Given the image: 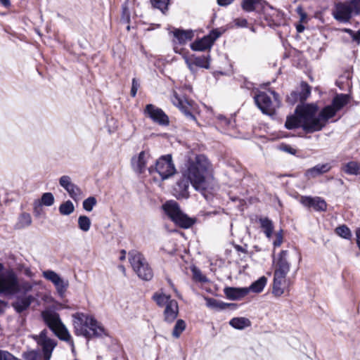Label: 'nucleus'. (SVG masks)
<instances>
[{"instance_id":"43","label":"nucleus","mask_w":360,"mask_h":360,"mask_svg":"<svg viewBox=\"0 0 360 360\" xmlns=\"http://www.w3.org/2000/svg\"><path fill=\"white\" fill-rule=\"evenodd\" d=\"M54 203V197L51 193H45L41 198V204L45 206H51Z\"/></svg>"},{"instance_id":"30","label":"nucleus","mask_w":360,"mask_h":360,"mask_svg":"<svg viewBox=\"0 0 360 360\" xmlns=\"http://www.w3.org/2000/svg\"><path fill=\"white\" fill-rule=\"evenodd\" d=\"M260 226L267 238L270 239L274 231V224L271 220L267 217H261L259 219Z\"/></svg>"},{"instance_id":"8","label":"nucleus","mask_w":360,"mask_h":360,"mask_svg":"<svg viewBox=\"0 0 360 360\" xmlns=\"http://www.w3.org/2000/svg\"><path fill=\"white\" fill-rule=\"evenodd\" d=\"M150 174L157 172L162 180H165L176 173V168L171 155H162L158 158L154 166L148 168Z\"/></svg>"},{"instance_id":"7","label":"nucleus","mask_w":360,"mask_h":360,"mask_svg":"<svg viewBox=\"0 0 360 360\" xmlns=\"http://www.w3.org/2000/svg\"><path fill=\"white\" fill-rule=\"evenodd\" d=\"M129 260L134 271L141 279L150 281L153 278V270L141 252L131 250L129 252Z\"/></svg>"},{"instance_id":"24","label":"nucleus","mask_w":360,"mask_h":360,"mask_svg":"<svg viewBox=\"0 0 360 360\" xmlns=\"http://www.w3.org/2000/svg\"><path fill=\"white\" fill-rule=\"evenodd\" d=\"M288 251L282 250L279 255L278 258L276 262L275 270L280 271L283 272H289L290 271V264L287 260Z\"/></svg>"},{"instance_id":"21","label":"nucleus","mask_w":360,"mask_h":360,"mask_svg":"<svg viewBox=\"0 0 360 360\" xmlns=\"http://www.w3.org/2000/svg\"><path fill=\"white\" fill-rule=\"evenodd\" d=\"M332 166L330 163L319 164L310 169H308L305 172L304 174L307 179L315 178L317 176L329 172Z\"/></svg>"},{"instance_id":"29","label":"nucleus","mask_w":360,"mask_h":360,"mask_svg":"<svg viewBox=\"0 0 360 360\" xmlns=\"http://www.w3.org/2000/svg\"><path fill=\"white\" fill-rule=\"evenodd\" d=\"M190 181L186 178H184L179 181L176 184V191H179L178 198H188V188Z\"/></svg>"},{"instance_id":"47","label":"nucleus","mask_w":360,"mask_h":360,"mask_svg":"<svg viewBox=\"0 0 360 360\" xmlns=\"http://www.w3.org/2000/svg\"><path fill=\"white\" fill-rule=\"evenodd\" d=\"M296 12L297 13V14L300 16V22L301 23H304L307 21V15L304 11V10L302 9V8L301 6L297 7Z\"/></svg>"},{"instance_id":"50","label":"nucleus","mask_w":360,"mask_h":360,"mask_svg":"<svg viewBox=\"0 0 360 360\" xmlns=\"http://www.w3.org/2000/svg\"><path fill=\"white\" fill-rule=\"evenodd\" d=\"M281 150H283V151H285V152H288L290 154H295L296 153V150L292 148L291 146H288V145H283L281 146Z\"/></svg>"},{"instance_id":"26","label":"nucleus","mask_w":360,"mask_h":360,"mask_svg":"<svg viewBox=\"0 0 360 360\" xmlns=\"http://www.w3.org/2000/svg\"><path fill=\"white\" fill-rule=\"evenodd\" d=\"M153 300L156 304L160 307H165L166 309L169 306V302L176 301L172 299L169 295H166L162 292H157L153 295Z\"/></svg>"},{"instance_id":"64","label":"nucleus","mask_w":360,"mask_h":360,"mask_svg":"<svg viewBox=\"0 0 360 360\" xmlns=\"http://www.w3.org/2000/svg\"><path fill=\"white\" fill-rule=\"evenodd\" d=\"M127 11V8H124V13H125Z\"/></svg>"},{"instance_id":"44","label":"nucleus","mask_w":360,"mask_h":360,"mask_svg":"<svg viewBox=\"0 0 360 360\" xmlns=\"http://www.w3.org/2000/svg\"><path fill=\"white\" fill-rule=\"evenodd\" d=\"M25 360H40V355L36 351H30L24 354Z\"/></svg>"},{"instance_id":"10","label":"nucleus","mask_w":360,"mask_h":360,"mask_svg":"<svg viewBox=\"0 0 360 360\" xmlns=\"http://www.w3.org/2000/svg\"><path fill=\"white\" fill-rule=\"evenodd\" d=\"M44 278L51 281L60 297H63L69 287V281L60 277L59 274L52 270H46L42 272Z\"/></svg>"},{"instance_id":"5","label":"nucleus","mask_w":360,"mask_h":360,"mask_svg":"<svg viewBox=\"0 0 360 360\" xmlns=\"http://www.w3.org/2000/svg\"><path fill=\"white\" fill-rule=\"evenodd\" d=\"M162 209L173 222L183 229L191 227L195 221V219L184 214L174 200L166 202L162 205Z\"/></svg>"},{"instance_id":"57","label":"nucleus","mask_w":360,"mask_h":360,"mask_svg":"<svg viewBox=\"0 0 360 360\" xmlns=\"http://www.w3.org/2000/svg\"><path fill=\"white\" fill-rule=\"evenodd\" d=\"M297 32L301 33L304 30V26L300 22L296 25Z\"/></svg>"},{"instance_id":"12","label":"nucleus","mask_w":360,"mask_h":360,"mask_svg":"<svg viewBox=\"0 0 360 360\" xmlns=\"http://www.w3.org/2000/svg\"><path fill=\"white\" fill-rule=\"evenodd\" d=\"M37 344L42 349L44 359L50 360L52 352L56 346V342L47 337V330H43L39 335L34 337Z\"/></svg>"},{"instance_id":"13","label":"nucleus","mask_w":360,"mask_h":360,"mask_svg":"<svg viewBox=\"0 0 360 360\" xmlns=\"http://www.w3.org/2000/svg\"><path fill=\"white\" fill-rule=\"evenodd\" d=\"M59 184L69 194L70 197L75 201L80 200L83 197L82 190L75 184L72 183L69 176L63 175L59 179Z\"/></svg>"},{"instance_id":"35","label":"nucleus","mask_w":360,"mask_h":360,"mask_svg":"<svg viewBox=\"0 0 360 360\" xmlns=\"http://www.w3.org/2000/svg\"><path fill=\"white\" fill-rule=\"evenodd\" d=\"M205 300L206 302L207 307L212 309H224L229 305V304L219 302L211 297H205Z\"/></svg>"},{"instance_id":"53","label":"nucleus","mask_w":360,"mask_h":360,"mask_svg":"<svg viewBox=\"0 0 360 360\" xmlns=\"http://www.w3.org/2000/svg\"><path fill=\"white\" fill-rule=\"evenodd\" d=\"M236 24L240 27H245L248 21L245 19H237L236 20Z\"/></svg>"},{"instance_id":"56","label":"nucleus","mask_w":360,"mask_h":360,"mask_svg":"<svg viewBox=\"0 0 360 360\" xmlns=\"http://www.w3.org/2000/svg\"><path fill=\"white\" fill-rule=\"evenodd\" d=\"M288 274V272H283V271H276V270L274 271V275L278 276L281 277H284V278H286V276Z\"/></svg>"},{"instance_id":"40","label":"nucleus","mask_w":360,"mask_h":360,"mask_svg":"<svg viewBox=\"0 0 360 360\" xmlns=\"http://www.w3.org/2000/svg\"><path fill=\"white\" fill-rule=\"evenodd\" d=\"M335 232L339 236L345 238V239H350L352 237V233L350 229L346 225H342L338 226L335 229Z\"/></svg>"},{"instance_id":"41","label":"nucleus","mask_w":360,"mask_h":360,"mask_svg":"<svg viewBox=\"0 0 360 360\" xmlns=\"http://www.w3.org/2000/svg\"><path fill=\"white\" fill-rule=\"evenodd\" d=\"M97 200L95 197L90 196L85 199L83 202V208L87 211L91 212L93 210L94 207L96 205Z\"/></svg>"},{"instance_id":"16","label":"nucleus","mask_w":360,"mask_h":360,"mask_svg":"<svg viewBox=\"0 0 360 360\" xmlns=\"http://www.w3.org/2000/svg\"><path fill=\"white\" fill-rule=\"evenodd\" d=\"M354 12L347 2L338 3L335 5L333 15L335 20L341 22H347Z\"/></svg>"},{"instance_id":"42","label":"nucleus","mask_w":360,"mask_h":360,"mask_svg":"<svg viewBox=\"0 0 360 360\" xmlns=\"http://www.w3.org/2000/svg\"><path fill=\"white\" fill-rule=\"evenodd\" d=\"M259 3V0H243L242 7L243 10L248 12L253 11L257 4Z\"/></svg>"},{"instance_id":"9","label":"nucleus","mask_w":360,"mask_h":360,"mask_svg":"<svg viewBox=\"0 0 360 360\" xmlns=\"http://www.w3.org/2000/svg\"><path fill=\"white\" fill-rule=\"evenodd\" d=\"M273 98L264 92H261L255 96V101L262 112L266 115H273L280 106L278 95L271 91Z\"/></svg>"},{"instance_id":"28","label":"nucleus","mask_w":360,"mask_h":360,"mask_svg":"<svg viewBox=\"0 0 360 360\" xmlns=\"http://www.w3.org/2000/svg\"><path fill=\"white\" fill-rule=\"evenodd\" d=\"M172 101L173 104L174 105H176V107H178L185 114V115L188 118H189L192 120H195L194 115L186 109V106L185 105L184 101L181 98H180L176 95V93L174 94V95L172 98Z\"/></svg>"},{"instance_id":"2","label":"nucleus","mask_w":360,"mask_h":360,"mask_svg":"<svg viewBox=\"0 0 360 360\" xmlns=\"http://www.w3.org/2000/svg\"><path fill=\"white\" fill-rule=\"evenodd\" d=\"M318 110L319 108L316 104L298 105L295 110L297 115L288 117L285 126L288 129L302 127L307 133L315 132L316 131H312L309 127L319 120Z\"/></svg>"},{"instance_id":"4","label":"nucleus","mask_w":360,"mask_h":360,"mask_svg":"<svg viewBox=\"0 0 360 360\" xmlns=\"http://www.w3.org/2000/svg\"><path fill=\"white\" fill-rule=\"evenodd\" d=\"M350 101V96L348 94H340L336 95L333 99L331 105L323 108L319 113H317L319 120L309 127L312 131H320L326 124L328 120L335 116L336 112L340 110Z\"/></svg>"},{"instance_id":"15","label":"nucleus","mask_w":360,"mask_h":360,"mask_svg":"<svg viewBox=\"0 0 360 360\" xmlns=\"http://www.w3.org/2000/svg\"><path fill=\"white\" fill-rule=\"evenodd\" d=\"M150 159V153L148 150H143L137 155H134L131 158V167L134 171L139 174L143 173L147 168V164Z\"/></svg>"},{"instance_id":"32","label":"nucleus","mask_w":360,"mask_h":360,"mask_svg":"<svg viewBox=\"0 0 360 360\" xmlns=\"http://www.w3.org/2000/svg\"><path fill=\"white\" fill-rule=\"evenodd\" d=\"M267 279L265 276L260 277L258 280L253 282L248 289H250V292H253L255 293L261 292L265 285H266Z\"/></svg>"},{"instance_id":"39","label":"nucleus","mask_w":360,"mask_h":360,"mask_svg":"<svg viewBox=\"0 0 360 360\" xmlns=\"http://www.w3.org/2000/svg\"><path fill=\"white\" fill-rule=\"evenodd\" d=\"M186 329V323L182 319H179L174 327L172 331V336L175 338H179L183 331Z\"/></svg>"},{"instance_id":"11","label":"nucleus","mask_w":360,"mask_h":360,"mask_svg":"<svg viewBox=\"0 0 360 360\" xmlns=\"http://www.w3.org/2000/svg\"><path fill=\"white\" fill-rule=\"evenodd\" d=\"M143 114L159 125L167 126L169 123V117L164 111L153 104L146 105Z\"/></svg>"},{"instance_id":"3","label":"nucleus","mask_w":360,"mask_h":360,"mask_svg":"<svg viewBox=\"0 0 360 360\" xmlns=\"http://www.w3.org/2000/svg\"><path fill=\"white\" fill-rule=\"evenodd\" d=\"M73 326L77 335L90 338L101 336L104 328L91 316L83 313H76L72 315Z\"/></svg>"},{"instance_id":"46","label":"nucleus","mask_w":360,"mask_h":360,"mask_svg":"<svg viewBox=\"0 0 360 360\" xmlns=\"http://www.w3.org/2000/svg\"><path fill=\"white\" fill-rule=\"evenodd\" d=\"M283 240V231L281 230L276 233V239L273 242L274 248H278L281 245Z\"/></svg>"},{"instance_id":"60","label":"nucleus","mask_w":360,"mask_h":360,"mask_svg":"<svg viewBox=\"0 0 360 360\" xmlns=\"http://www.w3.org/2000/svg\"><path fill=\"white\" fill-rule=\"evenodd\" d=\"M25 274H26V275H27L30 277H31L32 276L31 271L29 269L26 270Z\"/></svg>"},{"instance_id":"33","label":"nucleus","mask_w":360,"mask_h":360,"mask_svg":"<svg viewBox=\"0 0 360 360\" xmlns=\"http://www.w3.org/2000/svg\"><path fill=\"white\" fill-rule=\"evenodd\" d=\"M342 170L347 174L357 175L359 173L360 165L356 162L351 161L342 167Z\"/></svg>"},{"instance_id":"25","label":"nucleus","mask_w":360,"mask_h":360,"mask_svg":"<svg viewBox=\"0 0 360 360\" xmlns=\"http://www.w3.org/2000/svg\"><path fill=\"white\" fill-rule=\"evenodd\" d=\"M174 37L176 39L180 44H186L188 41H191L194 34L192 30H182L175 29L173 32Z\"/></svg>"},{"instance_id":"61","label":"nucleus","mask_w":360,"mask_h":360,"mask_svg":"<svg viewBox=\"0 0 360 360\" xmlns=\"http://www.w3.org/2000/svg\"><path fill=\"white\" fill-rule=\"evenodd\" d=\"M345 32L349 33L350 34L353 33V32L349 29H345Z\"/></svg>"},{"instance_id":"51","label":"nucleus","mask_w":360,"mask_h":360,"mask_svg":"<svg viewBox=\"0 0 360 360\" xmlns=\"http://www.w3.org/2000/svg\"><path fill=\"white\" fill-rule=\"evenodd\" d=\"M193 276H194V278L199 281H205V277L203 276L201 274L200 271L198 270L193 269Z\"/></svg>"},{"instance_id":"14","label":"nucleus","mask_w":360,"mask_h":360,"mask_svg":"<svg viewBox=\"0 0 360 360\" xmlns=\"http://www.w3.org/2000/svg\"><path fill=\"white\" fill-rule=\"evenodd\" d=\"M183 58L188 69L192 72L196 71V67L209 69L210 68V60L207 56H195V55H183Z\"/></svg>"},{"instance_id":"1","label":"nucleus","mask_w":360,"mask_h":360,"mask_svg":"<svg viewBox=\"0 0 360 360\" xmlns=\"http://www.w3.org/2000/svg\"><path fill=\"white\" fill-rule=\"evenodd\" d=\"M210 164L204 155L189 158L182 169V176L190 181L193 187L201 192L212 190L215 181L210 171Z\"/></svg>"},{"instance_id":"58","label":"nucleus","mask_w":360,"mask_h":360,"mask_svg":"<svg viewBox=\"0 0 360 360\" xmlns=\"http://www.w3.org/2000/svg\"><path fill=\"white\" fill-rule=\"evenodd\" d=\"M120 254H121V255L120 257V259L122 261L124 260L126 258V251L124 250H121Z\"/></svg>"},{"instance_id":"18","label":"nucleus","mask_w":360,"mask_h":360,"mask_svg":"<svg viewBox=\"0 0 360 360\" xmlns=\"http://www.w3.org/2000/svg\"><path fill=\"white\" fill-rule=\"evenodd\" d=\"M300 201L304 206L313 207L316 211H324L327 207L325 200L319 197L302 196Z\"/></svg>"},{"instance_id":"59","label":"nucleus","mask_w":360,"mask_h":360,"mask_svg":"<svg viewBox=\"0 0 360 360\" xmlns=\"http://www.w3.org/2000/svg\"><path fill=\"white\" fill-rule=\"evenodd\" d=\"M0 3L6 7H7L10 5L9 0H0Z\"/></svg>"},{"instance_id":"55","label":"nucleus","mask_w":360,"mask_h":360,"mask_svg":"<svg viewBox=\"0 0 360 360\" xmlns=\"http://www.w3.org/2000/svg\"><path fill=\"white\" fill-rule=\"evenodd\" d=\"M356 243L358 247L360 249V228L356 230Z\"/></svg>"},{"instance_id":"37","label":"nucleus","mask_w":360,"mask_h":360,"mask_svg":"<svg viewBox=\"0 0 360 360\" xmlns=\"http://www.w3.org/2000/svg\"><path fill=\"white\" fill-rule=\"evenodd\" d=\"M75 211V206L70 200H67L59 206V212L63 215H70Z\"/></svg>"},{"instance_id":"20","label":"nucleus","mask_w":360,"mask_h":360,"mask_svg":"<svg viewBox=\"0 0 360 360\" xmlns=\"http://www.w3.org/2000/svg\"><path fill=\"white\" fill-rule=\"evenodd\" d=\"M250 289L247 288L229 287L224 289V293L227 298L231 300H238L248 294Z\"/></svg>"},{"instance_id":"63","label":"nucleus","mask_w":360,"mask_h":360,"mask_svg":"<svg viewBox=\"0 0 360 360\" xmlns=\"http://www.w3.org/2000/svg\"><path fill=\"white\" fill-rule=\"evenodd\" d=\"M120 268L121 269V270H122L123 271H124V267L123 266H120Z\"/></svg>"},{"instance_id":"45","label":"nucleus","mask_w":360,"mask_h":360,"mask_svg":"<svg viewBox=\"0 0 360 360\" xmlns=\"http://www.w3.org/2000/svg\"><path fill=\"white\" fill-rule=\"evenodd\" d=\"M349 6H351L352 11L355 14H358L360 12V0H350L347 2Z\"/></svg>"},{"instance_id":"22","label":"nucleus","mask_w":360,"mask_h":360,"mask_svg":"<svg viewBox=\"0 0 360 360\" xmlns=\"http://www.w3.org/2000/svg\"><path fill=\"white\" fill-rule=\"evenodd\" d=\"M264 18L269 26L279 25L282 15L278 11L270 7L264 11Z\"/></svg>"},{"instance_id":"62","label":"nucleus","mask_w":360,"mask_h":360,"mask_svg":"<svg viewBox=\"0 0 360 360\" xmlns=\"http://www.w3.org/2000/svg\"><path fill=\"white\" fill-rule=\"evenodd\" d=\"M218 118H219V120H223V119H224V117L222 115H219V116L218 117Z\"/></svg>"},{"instance_id":"31","label":"nucleus","mask_w":360,"mask_h":360,"mask_svg":"<svg viewBox=\"0 0 360 360\" xmlns=\"http://www.w3.org/2000/svg\"><path fill=\"white\" fill-rule=\"evenodd\" d=\"M229 324L236 329L243 330L250 326L251 322L248 319L245 317H236L230 320Z\"/></svg>"},{"instance_id":"19","label":"nucleus","mask_w":360,"mask_h":360,"mask_svg":"<svg viewBox=\"0 0 360 360\" xmlns=\"http://www.w3.org/2000/svg\"><path fill=\"white\" fill-rule=\"evenodd\" d=\"M300 87L301 91L300 93L293 91L290 94V96L287 98L288 103L294 104L297 99H300V101H303L309 96L311 94V88L309 85L306 82H302Z\"/></svg>"},{"instance_id":"23","label":"nucleus","mask_w":360,"mask_h":360,"mask_svg":"<svg viewBox=\"0 0 360 360\" xmlns=\"http://www.w3.org/2000/svg\"><path fill=\"white\" fill-rule=\"evenodd\" d=\"M179 314V306L176 301L169 302V306L163 312L164 320L167 323H172Z\"/></svg>"},{"instance_id":"52","label":"nucleus","mask_w":360,"mask_h":360,"mask_svg":"<svg viewBox=\"0 0 360 360\" xmlns=\"http://www.w3.org/2000/svg\"><path fill=\"white\" fill-rule=\"evenodd\" d=\"M234 0H217V4L221 6H226L231 4Z\"/></svg>"},{"instance_id":"48","label":"nucleus","mask_w":360,"mask_h":360,"mask_svg":"<svg viewBox=\"0 0 360 360\" xmlns=\"http://www.w3.org/2000/svg\"><path fill=\"white\" fill-rule=\"evenodd\" d=\"M0 360H20L11 353L6 351H0Z\"/></svg>"},{"instance_id":"34","label":"nucleus","mask_w":360,"mask_h":360,"mask_svg":"<svg viewBox=\"0 0 360 360\" xmlns=\"http://www.w3.org/2000/svg\"><path fill=\"white\" fill-rule=\"evenodd\" d=\"M78 228L83 232H88L91 226L90 218L86 215H80L77 219Z\"/></svg>"},{"instance_id":"27","label":"nucleus","mask_w":360,"mask_h":360,"mask_svg":"<svg viewBox=\"0 0 360 360\" xmlns=\"http://www.w3.org/2000/svg\"><path fill=\"white\" fill-rule=\"evenodd\" d=\"M286 284V278L274 275L273 293L276 296H280L284 292V287Z\"/></svg>"},{"instance_id":"6","label":"nucleus","mask_w":360,"mask_h":360,"mask_svg":"<svg viewBox=\"0 0 360 360\" xmlns=\"http://www.w3.org/2000/svg\"><path fill=\"white\" fill-rule=\"evenodd\" d=\"M41 318L46 326L60 339L68 340L70 335L62 323L59 314L55 311L46 309L41 311Z\"/></svg>"},{"instance_id":"54","label":"nucleus","mask_w":360,"mask_h":360,"mask_svg":"<svg viewBox=\"0 0 360 360\" xmlns=\"http://www.w3.org/2000/svg\"><path fill=\"white\" fill-rule=\"evenodd\" d=\"M352 38L354 41H357L358 43H359L360 41V31L357 32H353L352 34Z\"/></svg>"},{"instance_id":"38","label":"nucleus","mask_w":360,"mask_h":360,"mask_svg":"<svg viewBox=\"0 0 360 360\" xmlns=\"http://www.w3.org/2000/svg\"><path fill=\"white\" fill-rule=\"evenodd\" d=\"M153 7L159 9L165 13L168 10L170 0H150Z\"/></svg>"},{"instance_id":"36","label":"nucleus","mask_w":360,"mask_h":360,"mask_svg":"<svg viewBox=\"0 0 360 360\" xmlns=\"http://www.w3.org/2000/svg\"><path fill=\"white\" fill-rule=\"evenodd\" d=\"M32 224V217L28 213H22L18 218L15 225L17 229H24Z\"/></svg>"},{"instance_id":"17","label":"nucleus","mask_w":360,"mask_h":360,"mask_svg":"<svg viewBox=\"0 0 360 360\" xmlns=\"http://www.w3.org/2000/svg\"><path fill=\"white\" fill-rule=\"evenodd\" d=\"M219 37L218 34H215L213 32L210 35L205 36L199 40L195 41L191 44L192 50L195 51H203L210 49L214 43V41Z\"/></svg>"},{"instance_id":"49","label":"nucleus","mask_w":360,"mask_h":360,"mask_svg":"<svg viewBox=\"0 0 360 360\" xmlns=\"http://www.w3.org/2000/svg\"><path fill=\"white\" fill-rule=\"evenodd\" d=\"M139 88V83L135 78H134L132 79V85H131V96L132 97L136 96Z\"/></svg>"}]
</instances>
